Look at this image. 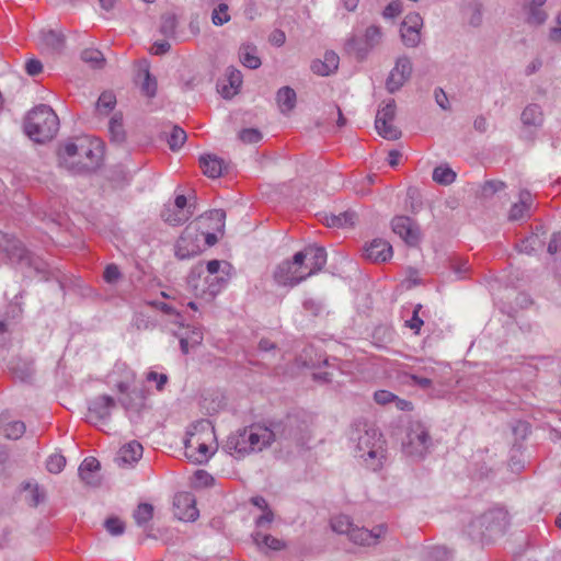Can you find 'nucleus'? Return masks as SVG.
Wrapping results in <instances>:
<instances>
[{
  "instance_id": "f257e3e1",
  "label": "nucleus",
  "mask_w": 561,
  "mask_h": 561,
  "mask_svg": "<svg viewBox=\"0 0 561 561\" xmlns=\"http://www.w3.org/2000/svg\"><path fill=\"white\" fill-rule=\"evenodd\" d=\"M102 147L99 140L87 137L68 141L59 148V163L72 173H84L95 170L102 161Z\"/></svg>"
},
{
  "instance_id": "f03ea898",
  "label": "nucleus",
  "mask_w": 561,
  "mask_h": 561,
  "mask_svg": "<svg viewBox=\"0 0 561 561\" xmlns=\"http://www.w3.org/2000/svg\"><path fill=\"white\" fill-rule=\"evenodd\" d=\"M226 213L222 209H213L198 216L190 222L182 231L175 243V256L180 260L191 259L198 255L203 250V243L199 232L206 226L207 221H215L211 227L214 231L224 234Z\"/></svg>"
},
{
  "instance_id": "7ed1b4c3",
  "label": "nucleus",
  "mask_w": 561,
  "mask_h": 561,
  "mask_svg": "<svg viewBox=\"0 0 561 561\" xmlns=\"http://www.w3.org/2000/svg\"><path fill=\"white\" fill-rule=\"evenodd\" d=\"M351 440L354 443V455L362 459L366 467L378 470L385 459V447L382 435L371 425L358 422L351 433Z\"/></svg>"
},
{
  "instance_id": "20e7f679",
  "label": "nucleus",
  "mask_w": 561,
  "mask_h": 561,
  "mask_svg": "<svg viewBox=\"0 0 561 561\" xmlns=\"http://www.w3.org/2000/svg\"><path fill=\"white\" fill-rule=\"evenodd\" d=\"M59 128L56 113L45 104L33 108L26 116L24 130L35 142L43 144L55 137Z\"/></svg>"
},
{
  "instance_id": "39448f33",
  "label": "nucleus",
  "mask_w": 561,
  "mask_h": 561,
  "mask_svg": "<svg viewBox=\"0 0 561 561\" xmlns=\"http://www.w3.org/2000/svg\"><path fill=\"white\" fill-rule=\"evenodd\" d=\"M214 442L215 432L210 422L201 421L187 433L185 456L195 463H204L214 453L211 446Z\"/></svg>"
},
{
  "instance_id": "423d86ee",
  "label": "nucleus",
  "mask_w": 561,
  "mask_h": 561,
  "mask_svg": "<svg viewBox=\"0 0 561 561\" xmlns=\"http://www.w3.org/2000/svg\"><path fill=\"white\" fill-rule=\"evenodd\" d=\"M294 423L296 421L289 420L288 423L282 428L280 424H275L272 428L260 424H253L245 427L250 445L253 447V453L262 451L272 445L276 438L283 437L285 439L299 440L297 433L295 432Z\"/></svg>"
},
{
  "instance_id": "0eeeda50",
  "label": "nucleus",
  "mask_w": 561,
  "mask_h": 561,
  "mask_svg": "<svg viewBox=\"0 0 561 561\" xmlns=\"http://www.w3.org/2000/svg\"><path fill=\"white\" fill-rule=\"evenodd\" d=\"M273 277L278 285L289 287H294L310 277V272L307 271L305 255L296 253L293 260H286L279 263L273 273Z\"/></svg>"
},
{
  "instance_id": "6e6552de",
  "label": "nucleus",
  "mask_w": 561,
  "mask_h": 561,
  "mask_svg": "<svg viewBox=\"0 0 561 561\" xmlns=\"http://www.w3.org/2000/svg\"><path fill=\"white\" fill-rule=\"evenodd\" d=\"M432 439L427 427L419 422H411L402 442L403 453L415 459H422L430 450Z\"/></svg>"
},
{
  "instance_id": "1a4fd4ad",
  "label": "nucleus",
  "mask_w": 561,
  "mask_h": 561,
  "mask_svg": "<svg viewBox=\"0 0 561 561\" xmlns=\"http://www.w3.org/2000/svg\"><path fill=\"white\" fill-rule=\"evenodd\" d=\"M382 33L379 26L370 25L365 30L363 37H351L345 48L348 54L357 59H364L367 54L381 42Z\"/></svg>"
},
{
  "instance_id": "9d476101",
  "label": "nucleus",
  "mask_w": 561,
  "mask_h": 561,
  "mask_svg": "<svg viewBox=\"0 0 561 561\" xmlns=\"http://www.w3.org/2000/svg\"><path fill=\"white\" fill-rule=\"evenodd\" d=\"M396 101L390 99L380 105L375 119L377 133L389 140H397L401 137V131L392 124L396 117Z\"/></svg>"
},
{
  "instance_id": "9b49d317",
  "label": "nucleus",
  "mask_w": 561,
  "mask_h": 561,
  "mask_svg": "<svg viewBox=\"0 0 561 561\" xmlns=\"http://www.w3.org/2000/svg\"><path fill=\"white\" fill-rule=\"evenodd\" d=\"M116 401L114 398L103 394L90 401L87 413V421L95 426L108 423L112 410L115 409Z\"/></svg>"
},
{
  "instance_id": "f8f14e48",
  "label": "nucleus",
  "mask_w": 561,
  "mask_h": 561,
  "mask_svg": "<svg viewBox=\"0 0 561 561\" xmlns=\"http://www.w3.org/2000/svg\"><path fill=\"white\" fill-rule=\"evenodd\" d=\"M412 62L407 56L399 57L394 67L386 80V89L389 93L399 91L411 78Z\"/></svg>"
},
{
  "instance_id": "ddd939ff",
  "label": "nucleus",
  "mask_w": 561,
  "mask_h": 561,
  "mask_svg": "<svg viewBox=\"0 0 561 561\" xmlns=\"http://www.w3.org/2000/svg\"><path fill=\"white\" fill-rule=\"evenodd\" d=\"M173 514L184 522H193L198 517L196 500L190 492H180L173 499Z\"/></svg>"
},
{
  "instance_id": "4468645a",
  "label": "nucleus",
  "mask_w": 561,
  "mask_h": 561,
  "mask_svg": "<svg viewBox=\"0 0 561 561\" xmlns=\"http://www.w3.org/2000/svg\"><path fill=\"white\" fill-rule=\"evenodd\" d=\"M494 519L493 513L483 514L473 519L468 526V535L473 540L484 541L490 539L494 533L500 531L499 526L494 525Z\"/></svg>"
},
{
  "instance_id": "2eb2a0df",
  "label": "nucleus",
  "mask_w": 561,
  "mask_h": 561,
  "mask_svg": "<svg viewBox=\"0 0 561 561\" xmlns=\"http://www.w3.org/2000/svg\"><path fill=\"white\" fill-rule=\"evenodd\" d=\"M392 231L407 244L416 245L420 241L419 226L410 217L397 216L391 221Z\"/></svg>"
},
{
  "instance_id": "dca6fc26",
  "label": "nucleus",
  "mask_w": 561,
  "mask_h": 561,
  "mask_svg": "<svg viewBox=\"0 0 561 561\" xmlns=\"http://www.w3.org/2000/svg\"><path fill=\"white\" fill-rule=\"evenodd\" d=\"M249 440L250 439L245 427L240 428L229 435L225 445V449L229 455L237 459L243 458L250 454H253V447L250 445Z\"/></svg>"
},
{
  "instance_id": "f3484780",
  "label": "nucleus",
  "mask_w": 561,
  "mask_h": 561,
  "mask_svg": "<svg viewBox=\"0 0 561 561\" xmlns=\"http://www.w3.org/2000/svg\"><path fill=\"white\" fill-rule=\"evenodd\" d=\"M386 531L387 527L385 525H378L370 530L364 527L354 526L348 539L358 546H375Z\"/></svg>"
},
{
  "instance_id": "a211bd4d",
  "label": "nucleus",
  "mask_w": 561,
  "mask_h": 561,
  "mask_svg": "<svg viewBox=\"0 0 561 561\" xmlns=\"http://www.w3.org/2000/svg\"><path fill=\"white\" fill-rule=\"evenodd\" d=\"M364 256L373 262H385L392 256V247L385 239H374L365 247Z\"/></svg>"
},
{
  "instance_id": "6ab92c4d",
  "label": "nucleus",
  "mask_w": 561,
  "mask_h": 561,
  "mask_svg": "<svg viewBox=\"0 0 561 561\" xmlns=\"http://www.w3.org/2000/svg\"><path fill=\"white\" fill-rule=\"evenodd\" d=\"M298 253L305 255L307 271L310 272V276L321 271L327 263V252L323 248L309 245Z\"/></svg>"
},
{
  "instance_id": "aec40b11",
  "label": "nucleus",
  "mask_w": 561,
  "mask_h": 561,
  "mask_svg": "<svg viewBox=\"0 0 561 561\" xmlns=\"http://www.w3.org/2000/svg\"><path fill=\"white\" fill-rule=\"evenodd\" d=\"M547 0H525L523 10L526 13V23L533 26H539L548 19L543 5Z\"/></svg>"
},
{
  "instance_id": "412c9836",
  "label": "nucleus",
  "mask_w": 561,
  "mask_h": 561,
  "mask_svg": "<svg viewBox=\"0 0 561 561\" xmlns=\"http://www.w3.org/2000/svg\"><path fill=\"white\" fill-rule=\"evenodd\" d=\"M100 468L101 465L96 458L88 457L79 467V477L85 485L98 486L101 482Z\"/></svg>"
},
{
  "instance_id": "4be33fe9",
  "label": "nucleus",
  "mask_w": 561,
  "mask_h": 561,
  "mask_svg": "<svg viewBox=\"0 0 561 561\" xmlns=\"http://www.w3.org/2000/svg\"><path fill=\"white\" fill-rule=\"evenodd\" d=\"M203 172L210 179L219 178L227 169L225 161L216 154H205L199 158Z\"/></svg>"
},
{
  "instance_id": "5701e85b",
  "label": "nucleus",
  "mask_w": 561,
  "mask_h": 561,
  "mask_svg": "<svg viewBox=\"0 0 561 561\" xmlns=\"http://www.w3.org/2000/svg\"><path fill=\"white\" fill-rule=\"evenodd\" d=\"M531 205V194L528 191H522L519 193L518 203L513 204V206L511 207L508 219L512 221H517L529 217Z\"/></svg>"
},
{
  "instance_id": "b1692460",
  "label": "nucleus",
  "mask_w": 561,
  "mask_h": 561,
  "mask_svg": "<svg viewBox=\"0 0 561 561\" xmlns=\"http://www.w3.org/2000/svg\"><path fill=\"white\" fill-rule=\"evenodd\" d=\"M339 67V56L334 51H327L324 59L313 60L311 70L319 76H329L333 73Z\"/></svg>"
},
{
  "instance_id": "393cba45",
  "label": "nucleus",
  "mask_w": 561,
  "mask_h": 561,
  "mask_svg": "<svg viewBox=\"0 0 561 561\" xmlns=\"http://www.w3.org/2000/svg\"><path fill=\"white\" fill-rule=\"evenodd\" d=\"M193 215L194 210H183L170 207V205H165L161 213L163 221L173 227L185 224Z\"/></svg>"
},
{
  "instance_id": "a878e982",
  "label": "nucleus",
  "mask_w": 561,
  "mask_h": 561,
  "mask_svg": "<svg viewBox=\"0 0 561 561\" xmlns=\"http://www.w3.org/2000/svg\"><path fill=\"white\" fill-rule=\"evenodd\" d=\"M42 47L51 53H59L64 48L65 38L62 34L53 30L41 31Z\"/></svg>"
},
{
  "instance_id": "bb28decb",
  "label": "nucleus",
  "mask_w": 561,
  "mask_h": 561,
  "mask_svg": "<svg viewBox=\"0 0 561 561\" xmlns=\"http://www.w3.org/2000/svg\"><path fill=\"white\" fill-rule=\"evenodd\" d=\"M226 77L229 85H224L221 93L224 98L230 99L237 94L238 89L242 85V73L236 67L230 66L226 70Z\"/></svg>"
},
{
  "instance_id": "cd10ccee",
  "label": "nucleus",
  "mask_w": 561,
  "mask_h": 561,
  "mask_svg": "<svg viewBox=\"0 0 561 561\" xmlns=\"http://www.w3.org/2000/svg\"><path fill=\"white\" fill-rule=\"evenodd\" d=\"M144 448L140 443L131 440L119 449L118 459L127 465L137 462L142 456Z\"/></svg>"
},
{
  "instance_id": "c85d7f7f",
  "label": "nucleus",
  "mask_w": 561,
  "mask_h": 561,
  "mask_svg": "<svg viewBox=\"0 0 561 561\" xmlns=\"http://www.w3.org/2000/svg\"><path fill=\"white\" fill-rule=\"evenodd\" d=\"M297 95L290 87H283L276 93V102L283 114H288L296 106Z\"/></svg>"
},
{
  "instance_id": "c756f323",
  "label": "nucleus",
  "mask_w": 561,
  "mask_h": 561,
  "mask_svg": "<svg viewBox=\"0 0 561 561\" xmlns=\"http://www.w3.org/2000/svg\"><path fill=\"white\" fill-rule=\"evenodd\" d=\"M357 220V214L354 210H346L339 215H329L324 217L325 225L333 228L353 227Z\"/></svg>"
},
{
  "instance_id": "7c9ffc66",
  "label": "nucleus",
  "mask_w": 561,
  "mask_h": 561,
  "mask_svg": "<svg viewBox=\"0 0 561 561\" xmlns=\"http://www.w3.org/2000/svg\"><path fill=\"white\" fill-rule=\"evenodd\" d=\"M239 60L250 69H257L261 66V59L256 56V47L251 44H243L239 48Z\"/></svg>"
},
{
  "instance_id": "2f4dec72",
  "label": "nucleus",
  "mask_w": 561,
  "mask_h": 561,
  "mask_svg": "<svg viewBox=\"0 0 561 561\" xmlns=\"http://www.w3.org/2000/svg\"><path fill=\"white\" fill-rule=\"evenodd\" d=\"M520 119L526 126H541L543 123V114L540 106L537 104L527 105L522 113Z\"/></svg>"
},
{
  "instance_id": "473e14b6",
  "label": "nucleus",
  "mask_w": 561,
  "mask_h": 561,
  "mask_svg": "<svg viewBox=\"0 0 561 561\" xmlns=\"http://www.w3.org/2000/svg\"><path fill=\"white\" fill-rule=\"evenodd\" d=\"M1 427L9 439H18L25 433V424L22 421H9L4 415L1 416Z\"/></svg>"
},
{
  "instance_id": "72a5a7b5",
  "label": "nucleus",
  "mask_w": 561,
  "mask_h": 561,
  "mask_svg": "<svg viewBox=\"0 0 561 561\" xmlns=\"http://www.w3.org/2000/svg\"><path fill=\"white\" fill-rule=\"evenodd\" d=\"M108 131L112 141L116 144H122L125 141L126 134L123 124V115L121 113H116L110 121Z\"/></svg>"
},
{
  "instance_id": "f704fd0d",
  "label": "nucleus",
  "mask_w": 561,
  "mask_h": 561,
  "mask_svg": "<svg viewBox=\"0 0 561 561\" xmlns=\"http://www.w3.org/2000/svg\"><path fill=\"white\" fill-rule=\"evenodd\" d=\"M23 490L27 493L25 500L31 506H37L45 501L46 493L37 483L26 482Z\"/></svg>"
},
{
  "instance_id": "c9c22d12",
  "label": "nucleus",
  "mask_w": 561,
  "mask_h": 561,
  "mask_svg": "<svg viewBox=\"0 0 561 561\" xmlns=\"http://www.w3.org/2000/svg\"><path fill=\"white\" fill-rule=\"evenodd\" d=\"M252 537H253L255 545L259 548L266 547V548L275 550V551H278V550H282L285 548V543L282 540H279L271 535L262 534L261 531H255L252 535Z\"/></svg>"
},
{
  "instance_id": "e433bc0d",
  "label": "nucleus",
  "mask_w": 561,
  "mask_h": 561,
  "mask_svg": "<svg viewBox=\"0 0 561 561\" xmlns=\"http://www.w3.org/2000/svg\"><path fill=\"white\" fill-rule=\"evenodd\" d=\"M354 524L351 518L346 515H339L331 519V528L336 534L350 536L351 531L354 528Z\"/></svg>"
},
{
  "instance_id": "4c0bfd02",
  "label": "nucleus",
  "mask_w": 561,
  "mask_h": 561,
  "mask_svg": "<svg viewBox=\"0 0 561 561\" xmlns=\"http://www.w3.org/2000/svg\"><path fill=\"white\" fill-rule=\"evenodd\" d=\"M133 516L138 526H146L152 519L153 506L149 503H141L137 506Z\"/></svg>"
},
{
  "instance_id": "58836bf2",
  "label": "nucleus",
  "mask_w": 561,
  "mask_h": 561,
  "mask_svg": "<svg viewBox=\"0 0 561 561\" xmlns=\"http://www.w3.org/2000/svg\"><path fill=\"white\" fill-rule=\"evenodd\" d=\"M456 179V173L446 165L436 167L433 171V180L442 185H449Z\"/></svg>"
},
{
  "instance_id": "ea45409f",
  "label": "nucleus",
  "mask_w": 561,
  "mask_h": 561,
  "mask_svg": "<svg viewBox=\"0 0 561 561\" xmlns=\"http://www.w3.org/2000/svg\"><path fill=\"white\" fill-rule=\"evenodd\" d=\"M81 58L85 64H89L92 68H102L105 64L103 54L98 49H84L81 54Z\"/></svg>"
},
{
  "instance_id": "a19ab883",
  "label": "nucleus",
  "mask_w": 561,
  "mask_h": 561,
  "mask_svg": "<svg viewBox=\"0 0 561 561\" xmlns=\"http://www.w3.org/2000/svg\"><path fill=\"white\" fill-rule=\"evenodd\" d=\"M400 33L403 44L408 47H416L421 42L420 30L401 25Z\"/></svg>"
},
{
  "instance_id": "79ce46f5",
  "label": "nucleus",
  "mask_w": 561,
  "mask_h": 561,
  "mask_svg": "<svg viewBox=\"0 0 561 561\" xmlns=\"http://www.w3.org/2000/svg\"><path fill=\"white\" fill-rule=\"evenodd\" d=\"M186 133L179 126H174L168 138V144L171 150L180 149L186 140Z\"/></svg>"
},
{
  "instance_id": "37998d69",
  "label": "nucleus",
  "mask_w": 561,
  "mask_h": 561,
  "mask_svg": "<svg viewBox=\"0 0 561 561\" xmlns=\"http://www.w3.org/2000/svg\"><path fill=\"white\" fill-rule=\"evenodd\" d=\"M229 21L230 15L228 14V5L226 3H220L211 13V22L217 26H221Z\"/></svg>"
},
{
  "instance_id": "c03bdc74",
  "label": "nucleus",
  "mask_w": 561,
  "mask_h": 561,
  "mask_svg": "<svg viewBox=\"0 0 561 561\" xmlns=\"http://www.w3.org/2000/svg\"><path fill=\"white\" fill-rule=\"evenodd\" d=\"M176 16L171 13H167L161 18L160 32L165 36H172L176 28Z\"/></svg>"
},
{
  "instance_id": "a18cd8bd",
  "label": "nucleus",
  "mask_w": 561,
  "mask_h": 561,
  "mask_svg": "<svg viewBox=\"0 0 561 561\" xmlns=\"http://www.w3.org/2000/svg\"><path fill=\"white\" fill-rule=\"evenodd\" d=\"M66 466V458L60 454L49 456L46 468L50 473H60Z\"/></svg>"
},
{
  "instance_id": "49530a36",
  "label": "nucleus",
  "mask_w": 561,
  "mask_h": 561,
  "mask_svg": "<svg viewBox=\"0 0 561 561\" xmlns=\"http://www.w3.org/2000/svg\"><path fill=\"white\" fill-rule=\"evenodd\" d=\"M483 21V8L479 2H474L470 5L469 24L473 27H479Z\"/></svg>"
},
{
  "instance_id": "de8ad7c7",
  "label": "nucleus",
  "mask_w": 561,
  "mask_h": 561,
  "mask_svg": "<svg viewBox=\"0 0 561 561\" xmlns=\"http://www.w3.org/2000/svg\"><path fill=\"white\" fill-rule=\"evenodd\" d=\"M104 527L112 536H119L125 531V524L118 517L107 518Z\"/></svg>"
},
{
  "instance_id": "09e8293b",
  "label": "nucleus",
  "mask_w": 561,
  "mask_h": 561,
  "mask_svg": "<svg viewBox=\"0 0 561 561\" xmlns=\"http://www.w3.org/2000/svg\"><path fill=\"white\" fill-rule=\"evenodd\" d=\"M116 104V98L112 92H103L96 106L100 111L108 112L111 111Z\"/></svg>"
},
{
  "instance_id": "8fccbe9b",
  "label": "nucleus",
  "mask_w": 561,
  "mask_h": 561,
  "mask_svg": "<svg viewBox=\"0 0 561 561\" xmlns=\"http://www.w3.org/2000/svg\"><path fill=\"white\" fill-rule=\"evenodd\" d=\"M239 138L245 144H255L262 139V134L255 128H245L239 133Z\"/></svg>"
},
{
  "instance_id": "3c124183",
  "label": "nucleus",
  "mask_w": 561,
  "mask_h": 561,
  "mask_svg": "<svg viewBox=\"0 0 561 561\" xmlns=\"http://www.w3.org/2000/svg\"><path fill=\"white\" fill-rule=\"evenodd\" d=\"M141 90L149 98L154 96L157 92V81L150 76L148 69L145 70V80L141 85Z\"/></svg>"
},
{
  "instance_id": "603ef678",
  "label": "nucleus",
  "mask_w": 561,
  "mask_h": 561,
  "mask_svg": "<svg viewBox=\"0 0 561 561\" xmlns=\"http://www.w3.org/2000/svg\"><path fill=\"white\" fill-rule=\"evenodd\" d=\"M540 245H541V241L538 238V236L531 234L519 244V251L530 254L533 251L536 250L537 247H540Z\"/></svg>"
},
{
  "instance_id": "864d4df0",
  "label": "nucleus",
  "mask_w": 561,
  "mask_h": 561,
  "mask_svg": "<svg viewBox=\"0 0 561 561\" xmlns=\"http://www.w3.org/2000/svg\"><path fill=\"white\" fill-rule=\"evenodd\" d=\"M103 277L106 283L114 284V283L118 282V279H121L122 273L117 265L108 264L105 267Z\"/></svg>"
},
{
  "instance_id": "5fc2aeb1",
  "label": "nucleus",
  "mask_w": 561,
  "mask_h": 561,
  "mask_svg": "<svg viewBox=\"0 0 561 561\" xmlns=\"http://www.w3.org/2000/svg\"><path fill=\"white\" fill-rule=\"evenodd\" d=\"M401 25L421 31V28L423 26V19L421 18V15L419 13H410L404 18Z\"/></svg>"
},
{
  "instance_id": "6e6d98bb",
  "label": "nucleus",
  "mask_w": 561,
  "mask_h": 561,
  "mask_svg": "<svg viewBox=\"0 0 561 561\" xmlns=\"http://www.w3.org/2000/svg\"><path fill=\"white\" fill-rule=\"evenodd\" d=\"M433 561H449L450 552L445 547H434L430 553Z\"/></svg>"
},
{
  "instance_id": "4d7b16f0",
  "label": "nucleus",
  "mask_w": 561,
  "mask_h": 561,
  "mask_svg": "<svg viewBox=\"0 0 561 561\" xmlns=\"http://www.w3.org/2000/svg\"><path fill=\"white\" fill-rule=\"evenodd\" d=\"M402 12V3L400 1L390 2L383 10V16L387 19L396 18Z\"/></svg>"
},
{
  "instance_id": "13d9d810",
  "label": "nucleus",
  "mask_w": 561,
  "mask_h": 561,
  "mask_svg": "<svg viewBox=\"0 0 561 561\" xmlns=\"http://www.w3.org/2000/svg\"><path fill=\"white\" fill-rule=\"evenodd\" d=\"M374 398L378 404L385 405L393 402V399H397V396L387 390H378L375 392Z\"/></svg>"
},
{
  "instance_id": "bf43d9fd",
  "label": "nucleus",
  "mask_w": 561,
  "mask_h": 561,
  "mask_svg": "<svg viewBox=\"0 0 561 561\" xmlns=\"http://www.w3.org/2000/svg\"><path fill=\"white\" fill-rule=\"evenodd\" d=\"M421 307H422L421 305H417L413 311V317L405 322L407 327H409L412 330H415L416 332L423 325V320L419 317V311H420Z\"/></svg>"
},
{
  "instance_id": "052dcab7",
  "label": "nucleus",
  "mask_w": 561,
  "mask_h": 561,
  "mask_svg": "<svg viewBox=\"0 0 561 561\" xmlns=\"http://www.w3.org/2000/svg\"><path fill=\"white\" fill-rule=\"evenodd\" d=\"M148 381H157V389L161 391L168 381V376L164 374H158L156 371H149L147 374Z\"/></svg>"
},
{
  "instance_id": "680f3d73",
  "label": "nucleus",
  "mask_w": 561,
  "mask_h": 561,
  "mask_svg": "<svg viewBox=\"0 0 561 561\" xmlns=\"http://www.w3.org/2000/svg\"><path fill=\"white\" fill-rule=\"evenodd\" d=\"M10 253L12 259H16L19 261H23L27 257V251L20 242L12 244Z\"/></svg>"
},
{
  "instance_id": "e2e57ef3",
  "label": "nucleus",
  "mask_w": 561,
  "mask_h": 561,
  "mask_svg": "<svg viewBox=\"0 0 561 561\" xmlns=\"http://www.w3.org/2000/svg\"><path fill=\"white\" fill-rule=\"evenodd\" d=\"M434 96L437 105L443 110L449 108V101L443 89L437 88L434 91Z\"/></svg>"
},
{
  "instance_id": "0e129e2a",
  "label": "nucleus",
  "mask_w": 561,
  "mask_h": 561,
  "mask_svg": "<svg viewBox=\"0 0 561 561\" xmlns=\"http://www.w3.org/2000/svg\"><path fill=\"white\" fill-rule=\"evenodd\" d=\"M25 69L30 76H36L42 72L43 65L37 59H30L25 65Z\"/></svg>"
},
{
  "instance_id": "69168bd1",
  "label": "nucleus",
  "mask_w": 561,
  "mask_h": 561,
  "mask_svg": "<svg viewBox=\"0 0 561 561\" xmlns=\"http://www.w3.org/2000/svg\"><path fill=\"white\" fill-rule=\"evenodd\" d=\"M170 207L181 208L183 210H194L193 205L187 204V198L184 195H178L173 204H169Z\"/></svg>"
},
{
  "instance_id": "338daca9",
  "label": "nucleus",
  "mask_w": 561,
  "mask_h": 561,
  "mask_svg": "<svg viewBox=\"0 0 561 561\" xmlns=\"http://www.w3.org/2000/svg\"><path fill=\"white\" fill-rule=\"evenodd\" d=\"M273 518H274V514L273 512L268 508L266 511H264V514L261 515L257 519H256V526L260 527V528H263L265 527L266 525H270L272 522H273Z\"/></svg>"
},
{
  "instance_id": "774afa93",
  "label": "nucleus",
  "mask_w": 561,
  "mask_h": 561,
  "mask_svg": "<svg viewBox=\"0 0 561 561\" xmlns=\"http://www.w3.org/2000/svg\"><path fill=\"white\" fill-rule=\"evenodd\" d=\"M558 26L551 28L549 37L553 42H561V12L559 13L557 18Z\"/></svg>"
}]
</instances>
